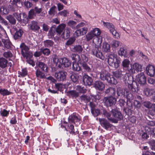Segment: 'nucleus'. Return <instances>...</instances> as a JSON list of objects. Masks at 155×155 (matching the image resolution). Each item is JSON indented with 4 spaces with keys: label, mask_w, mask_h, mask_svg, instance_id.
<instances>
[{
    "label": "nucleus",
    "mask_w": 155,
    "mask_h": 155,
    "mask_svg": "<svg viewBox=\"0 0 155 155\" xmlns=\"http://www.w3.org/2000/svg\"><path fill=\"white\" fill-rule=\"evenodd\" d=\"M101 33L100 29L95 28L88 32L85 36L87 41L93 39L92 42L94 45L91 49L92 54L97 58L103 60L105 57L101 51V44L102 39L100 36Z\"/></svg>",
    "instance_id": "1"
},
{
    "label": "nucleus",
    "mask_w": 155,
    "mask_h": 155,
    "mask_svg": "<svg viewBox=\"0 0 155 155\" xmlns=\"http://www.w3.org/2000/svg\"><path fill=\"white\" fill-rule=\"evenodd\" d=\"M100 78L102 81H106L110 84L115 85L117 83V80L105 71H102L100 73Z\"/></svg>",
    "instance_id": "2"
},
{
    "label": "nucleus",
    "mask_w": 155,
    "mask_h": 155,
    "mask_svg": "<svg viewBox=\"0 0 155 155\" xmlns=\"http://www.w3.org/2000/svg\"><path fill=\"white\" fill-rule=\"evenodd\" d=\"M107 61L108 64L115 68H117L120 63V58H117L114 54H107Z\"/></svg>",
    "instance_id": "3"
},
{
    "label": "nucleus",
    "mask_w": 155,
    "mask_h": 155,
    "mask_svg": "<svg viewBox=\"0 0 155 155\" xmlns=\"http://www.w3.org/2000/svg\"><path fill=\"white\" fill-rule=\"evenodd\" d=\"M110 112L112 115V117H111L110 119L111 122L117 123L118 120H121L123 119L122 114L117 108L112 109Z\"/></svg>",
    "instance_id": "4"
},
{
    "label": "nucleus",
    "mask_w": 155,
    "mask_h": 155,
    "mask_svg": "<svg viewBox=\"0 0 155 155\" xmlns=\"http://www.w3.org/2000/svg\"><path fill=\"white\" fill-rule=\"evenodd\" d=\"M42 8H39L36 6L34 8L31 9L28 12V17L29 19H32L35 17L36 15L40 14V15L45 16L46 13V11H42Z\"/></svg>",
    "instance_id": "5"
},
{
    "label": "nucleus",
    "mask_w": 155,
    "mask_h": 155,
    "mask_svg": "<svg viewBox=\"0 0 155 155\" xmlns=\"http://www.w3.org/2000/svg\"><path fill=\"white\" fill-rule=\"evenodd\" d=\"M21 49V53L24 58H31L33 56V54L29 51V48L25 45L24 43H22L20 45Z\"/></svg>",
    "instance_id": "6"
},
{
    "label": "nucleus",
    "mask_w": 155,
    "mask_h": 155,
    "mask_svg": "<svg viewBox=\"0 0 155 155\" xmlns=\"http://www.w3.org/2000/svg\"><path fill=\"white\" fill-rule=\"evenodd\" d=\"M103 102L104 105L107 107H111L114 105L117 101L116 99L112 96H110L107 97H104V98Z\"/></svg>",
    "instance_id": "7"
},
{
    "label": "nucleus",
    "mask_w": 155,
    "mask_h": 155,
    "mask_svg": "<svg viewBox=\"0 0 155 155\" xmlns=\"http://www.w3.org/2000/svg\"><path fill=\"white\" fill-rule=\"evenodd\" d=\"M10 3L11 5H9L8 7L12 12L16 11V8L21 7L22 6L21 0H10Z\"/></svg>",
    "instance_id": "8"
},
{
    "label": "nucleus",
    "mask_w": 155,
    "mask_h": 155,
    "mask_svg": "<svg viewBox=\"0 0 155 155\" xmlns=\"http://www.w3.org/2000/svg\"><path fill=\"white\" fill-rule=\"evenodd\" d=\"M123 95L127 99V104L130 105V104H132V101L134 98V97L128 89L127 88L124 89Z\"/></svg>",
    "instance_id": "9"
},
{
    "label": "nucleus",
    "mask_w": 155,
    "mask_h": 155,
    "mask_svg": "<svg viewBox=\"0 0 155 155\" xmlns=\"http://www.w3.org/2000/svg\"><path fill=\"white\" fill-rule=\"evenodd\" d=\"M135 71L137 72L142 71V66L137 63H134L128 71L130 74H134L135 73Z\"/></svg>",
    "instance_id": "10"
},
{
    "label": "nucleus",
    "mask_w": 155,
    "mask_h": 155,
    "mask_svg": "<svg viewBox=\"0 0 155 155\" xmlns=\"http://www.w3.org/2000/svg\"><path fill=\"white\" fill-rule=\"evenodd\" d=\"M67 74L66 72L61 71L58 72H56L55 77L58 81H63L65 80Z\"/></svg>",
    "instance_id": "11"
},
{
    "label": "nucleus",
    "mask_w": 155,
    "mask_h": 155,
    "mask_svg": "<svg viewBox=\"0 0 155 155\" xmlns=\"http://www.w3.org/2000/svg\"><path fill=\"white\" fill-rule=\"evenodd\" d=\"M94 87L95 89L100 91H102L105 89V84L100 80H97L94 82L93 84Z\"/></svg>",
    "instance_id": "12"
},
{
    "label": "nucleus",
    "mask_w": 155,
    "mask_h": 155,
    "mask_svg": "<svg viewBox=\"0 0 155 155\" xmlns=\"http://www.w3.org/2000/svg\"><path fill=\"white\" fill-rule=\"evenodd\" d=\"M99 120L101 126L107 130L110 128L112 126V125L105 119L99 118Z\"/></svg>",
    "instance_id": "13"
},
{
    "label": "nucleus",
    "mask_w": 155,
    "mask_h": 155,
    "mask_svg": "<svg viewBox=\"0 0 155 155\" xmlns=\"http://www.w3.org/2000/svg\"><path fill=\"white\" fill-rule=\"evenodd\" d=\"M80 119L75 114H71L68 118V121L69 123H74L77 125L79 123Z\"/></svg>",
    "instance_id": "14"
},
{
    "label": "nucleus",
    "mask_w": 155,
    "mask_h": 155,
    "mask_svg": "<svg viewBox=\"0 0 155 155\" xmlns=\"http://www.w3.org/2000/svg\"><path fill=\"white\" fill-rule=\"evenodd\" d=\"M36 66L35 67V69L37 67L38 68H40L42 71L46 72H48V68L47 65L43 62L38 61L36 63Z\"/></svg>",
    "instance_id": "15"
},
{
    "label": "nucleus",
    "mask_w": 155,
    "mask_h": 155,
    "mask_svg": "<svg viewBox=\"0 0 155 155\" xmlns=\"http://www.w3.org/2000/svg\"><path fill=\"white\" fill-rule=\"evenodd\" d=\"M146 73L150 77H153L155 75V68L151 65L148 64L146 68Z\"/></svg>",
    "instance_id": "16"
},
{
    "label": "nucleus",
    "mask_w": 155,
    "mask_h": 155,
    "mask_svg": "<svg viewBox=\"0 0 155 155\" xmlns=\"http://www.w3.org/2000/svg\"><path fill=\"white\" fill-rule=\"evenodd\" d=\"M93 81L91 77L85 74L83 76V82L85 85L91 86L92 84Z\"/></svg>",
    "instance_id": "17"
},
{
    "label": "nucleus",
    "mask_w": 155,
    "mask_h": 155,
    "mask_svg": "<svg viewBox=\"0 0 155 155\" xmlns=\"http://www.w3.org/2000/svg\"><path fill=\"white\" fill-rule=\"evenodd\" d=\"M137 80L138 82L140 84L143 85L146 82V78L143 72L138 74Z\"/></svg>",
    "instance_id": "18"
},
{
    "label": "nucleus",
    "mask_w": 155,
    "mask_h": 155,
    "mask_svg": "<svg viewBox=\"0 0 155 155\" xmlns=\"http://www.w3.org/2000/svg\"><path fill=\"white\" fill-rule=\"evenodd\" d=\"M88 30L87 28L84 27L77 30L74 32V35L75 37H78L81 35H85Z\"/></svg>",
    "instance_id": "19"
},
{
    "label": "nucleus",
    "mask_w": 155,
    "mask_h": 155,
    "mask_svg": "<svg viewBox=\"0 0 155 155\" xmlns=\"http://www.w3.org/2000/svg\"><path fill=\"white\" fill-rule=\"evenodd\" d=\"M128 87L129 91L133 92H137L138 91V85L135 82H133L131 84H128Z\"/></svg>",
    "instance_id": "20"
},
{
    "label": "nucleus",
    "mask_w": 155,
    "mask_h": 155,
    "mask_svg": "<svg viewBox=\"0 0 155 155\" xmlns=\"http://www.w3.org/2000/svg\"><path fill=\"white\" fill-rule=\"evenodd\" d=\"M127 107H124L123 109V111L126 114V115L128 116L131 115L133 111V104H130V105L127 104Z\"/></svg>",
    "instance_id": "21"
},
{
    "label": "nucleus",
    "mask_w": 155,
    "mask_h": 155,
    "mask_svg": "<svg viewBox=\"0 0 155 155\" xmlns=\"http://www.w3.org/2000/svg\"><path fill=\"white\" fill-rule=\"evenodd\" d=\"M35 74L36 77L38 79H44L47 78L44 73L41 71L39 68L36 69L35 71Z\"/></svg>",
    "instance_id": "22"
},
{
    "label": "nucleus",
    "mask_w": 155,
    "mask_h": 155,
    "mask_svg": "<svg viewBox=\"0 0 155 155\" xmlns=\"http://www.w3.org/2000/svg\"><path fill=\"white\" fill-rule=\"evenodd\" d=\"M30 29L34 31H38L40 27L38 25V23L35 21H32L30 24Z\"/></svg>",
    "instance_id": "23"
},
{
    "label": "nucleus",
    "mask_w": 155,
    "mask_h": 155,
    "mask_svg": "<svg viewBox=\"0 0 155 155\" xmlns=\"http://www.w3.org/2000/svg\"><path fill=\"white\" fill-rule=\"evenodd\" d=\"M23 33V31L22 29H19L17 30L13 35L14 39L15 40L20 39Z\"/></svg>",
    "instance_id": "24"
},
{
    "label": "nucleus",
    "mask_w": 155,
    "mask_h": 155,
    "mask_svg": "<svg viewBox=\"0 0 155 155\" xmlns=\"http://www.w3.org/2000/svg\"><path fill=\"white\" fill-rule=\"evenodd\" d=\"M123 72L121 71L120 70H117L115 71H114L112 72V74L114 76L117 78L120 79L124 75V74H123Z\"/></svg>",
    "instance_id": "25"
},
{
    "label": "nucleus",
    "mask_w": 155,
    "mask_h": 155,
    "mask_svg": "<svg viewBox=\"0 0 155 155\" xmlns=\"http://www.w3.org/2000/svg\"><path fill=\"white\" fill-rule=\"evenodd\" d=\"M83 51L82 46L79 45H76L74 46L72 48V51L75 53H80Z\"/></svg>",
    "instance_id": "26"
},
{
    "label": "nucleus",
    "mask_w": 155,
    "mask_h": 155,
    "mask_svg": "<svg viewBox=\"0 0 155 155\" xmlns=\"http://www.w3.org/2000/svg\"><path fill=\"white\" fill-rule=\"evenodd\" d=\"M70 57L72 60L74 61L73 62L75 63L76 61H78V63L80 64V62L82 61L81 59L80 56L77 54H71Z\"/></svg>",
    "instance_id": "27"
},
{
    "label": "nucleus",
    "mask_w": 155,
    "mask_h": 155,
    "mask_svg": "<svg viewBox=\"0 0 155 155\" xmlns=\"http://www.w3.org/2000/svg\"><path fill=\"white\" fill-rule=\"evenodd\" d=\"M13 15H9L6 18L8 21L12 25H15L16 23V21Z\"/></svg>",
    "instance_id": "28"
},
{
    "label": "nucleus",
    "mask_w": 155,
    "mask_h": 155,
    "mask_svg": "<svg viewBox=\"0 0 155 155\" xmlns=\"http://www.w3.org/2000/svg\"><path fill=\"white\" fill-rule=\"evenodd\" d=\"M62 64L65 67H68L71 64V61L66 58H61Z\"/></svg>",
    "instance_id": "29"
},
{
    "label": "nucleus",
    "mask_w": 155,
    "mask_h": 155,
    "mask_svg": "<svg viewBox=\"0 0 155 155\" xmlns=\"http://www.w3.org/2000/svg\"><path fill=\"white\" fill-rule=\"evenodd\" d=\"M101 114H103L104 117H106L110 121L111 114L105 108H102L101 109Z\"/></svg>",
    "instance_id": "30"
},
{
    "label": "nucleus",
    "mask_w": 155,
    "mask_h": 155,
    "mask_svg": "<svg viewBox=\"0 0 155 155\" xmlns=\"http://www.w3.org/2000/svg\"><path fill=\"white\" fill-rule=\"evenodd\" d=\"M8 61L3 58H0V67L2 68H6L7 65Z\"/></svg>",
    "instance_id": "31"
},
{
    "label": "nucleus",
    "mask_w": 155,
    "mask_h": 155,
    "mask_svg": "<svg viewBox=\"0 0 155 155\" xmlns=\"http://www.w3.org/2000/svg\"><path fill=\"white\" fill-rule=\"evenodd\" d=\"M66 27V25L64 24H61L59 25L56 28V32L58 34H61L64 31Z\"/></svg>",
    "instance_id": "32"
},
{
    "label": "nucleus",
    "mask_w": 155,
    "mask_h": 155,
    "mask_svg": "<svg viewBox=\"0 0 155 155\" xmlns=\"http://www.w3.org/2000/svg\"><path fill=\"white\" fill-rule=\"evenodd\" d=\"M80 64L81 65L83 68L87 72H90L91 71V68L88 65L86 62H83L82 61L80 62Z\"/></svg>",
    "instance_id": "33"
},
{
    "label": "nucleus",
    "mask_w": 155,
    "mask_h": 155,
    "mask_svg": "<svg viewBox=\"0 0 155 155\" xmlns=\"http://www.w3.org/2000/svg\"><path fill=\"white\" fill-rule=\"evenodd\" d=\"M105 93L106 94H109L110 95L115 96L116 94V89L115 88L110 87L106 89Z\"/></svg>",
    "instance_id": "34"
},
{
    "label": "nucleus",
    "mask_w": 155,
    "mask_h": 155,
    "mask_svg": "<svg viewBox=\"0 0 155 155\" xmlns=\"http://www.w3.org/2000/svg\"><path fill=\"white\" fill-rule=\"evenodd\" d=\"M103 50L105 52H108L110 51V45L106 42H103L102 46Z\"/></svg>",
    "instance_id": "35"
},
{
    "label": "nucleus",
    "mask_w": 155,
    "mask_h": 155,
    "mask_svg": "<svg viewBox=\"0 0 155 155\" xmlns=\"http://www.w3.org/2000/svg\"><path fill=\"white\" fill-rule=\"evenodd\" d=\"M103 24L104 26H106L108 29H109L110 31H112L113 30H114V25L109 22H105L104 21L103 22Z\"/></svg>",
    "instance_id": "36"
},
{
    "label": "nucleus",
    "mask_w": 155,
    "mask_h": 155,
    "mask_svg": "<svg viewBox=\"0 0 155 155\" xmlns=\"http://www.w3.org/2000/svg\"><path fill=\"white\" fill-rule=\"evenodd\" d=\"M118 53L119 55L121 56H124L125 57H127V51L124 48H120L118 51Z\"/></svg>",
    "instance_id": "37"
},
{
    "label": "nucleus",
    "mask_w": 155,
    "mask_h": 155,
    "mask_svg": "<svg viewBox=\"0 0 155 155\" xmlns=\"http://www.w3.org/2000/svg\"><path fill=\"white\" fill-rule=\"evenodd\" d=\"M0 12L2 15H7L9 13V10L4 6H2L0 8Z\"/></svg>",
    "instance_id": "38"
},
{
    "label": "nucleus",
    "mask_w": 155,
    "mask_h": 155,
    "mask_svg": "<svg viewBox=\"0 0 155 155\" xmlns=\"http://www.w3.org/2000/svg\"><path fill=\"white\" fill-rule=\"evenodd\" d=\"M43 43L45 47H49L52 46L54 42L51 40H47L44 41H43Z\"/></svg>",
    "instance_id": "39"
},
{
    "label": "nucleus",
    "mask_w": 155,
    "mask_h": 155,
    "mask_svg": "<svg viewBox=\"0 0 155 155\" xmlns=\"http://www.w3.org/2000/svg\"><path fill=\"white\" fill-rule=\"evenodd\" d=\"M144 94L147 96H150L153 94V91L149 89L147 87L144 88Z\"/></svg>",
    "instance_id": "40"
},
{
    "label": "nucleus",
    "mask_w": 155,
    "mask_h": 155,
    "mask_svg": "<svg viewBox=\"0 0 155 155\" xmlns=\"http://www.w3.org/2000/svg\"><path fill=\"white\" fill-rule=\"evenodd\" d=\"M80 99L81 101H83L87 103L89 102L90 100V97L86 95H82L81 96Z\"/></svg>",
    "instance_id": "41"
},
{
    "label": "nucleus",
    "mask_w": 155,
    "mask_h": 155,
    "mask_svg": "<svg viewBox=\"0 0 155 155\" xmlns=\"http://www.w3.org/2000/svg\"><path fill=\"white\" fill-rule=\"evenodd\" d=\"M28 21V18L26 14L24 12H23L21 17V20L20 23H23L26 24Z\"/></svg>",
    "instance_id": "42"
},
{
    "label": "nucleus",
    "mask_w": 155,
    "mask_h": 155,
    "mask_svg": "<svg viewBox=\"0 0 155 155\" xmlns=\"http://www.w3.org/2000/svg\"><path fill=\"white\" fill-rule=\"evenodd\" d=\"M68 95L69 96H71L72 97H77L79 96V94L75 91H71L67 92Z\"/></svg>",
    "instance_id": "43"
},
{
    "label": "nucleus",
    "mask_w": 155,
    "mask_h": 155,
    "mask_svg": "<svg viewBox=\"0 0 155 155\" xmlns=\"http://www.w3.org/2000/svg\"><path fill=\"white\" fill-rule=\"evenodd\" d=\"M40 50L41 51L42 54L47 56H48L51 52L50 49L46 48H40Z\"/></svg>",
    "instance_id": "44"
},
{
    "label": "nucleus",
    "mask_w": 155,
    "mask_h": 155,
    "mask_svg": "<svg viewBox=\"0 0 155 155\" xmlns=\"http://www.w3.org/2000/svg\"><path fill=\"white\" fill-rule=\"evenodd\" d=\"M22 12L18 13V12H15L13 13V15L15 17L16 19L19 22H21V17L22 15Z\"/></svg>",
    "instance_id": "45"
},
{
    "label": "nucleus",
    "mask_w": 155,
    "mask_h": 155,
    "mask_svg": "<svg viewBox=\"0 0 155 155\" xmlns=\"http://www.w3.org/2000/svg\"><path fill=\"white\" fill-rule=\"evenodd\" d=\"M72 69L77 71H79L81 70V67L79 66L78 64L76 62H72Z\"/></svg>",
    "instance_id": "46"
},
{
    "label": "nucleus",
    "mask_w": 155,
    "mask_h": 155,
    "mask_svg": "<svg viewBox=\"0 0 155 155\" xmlns=\"http://www.w3.org/2000/svg\"><path fill=\"white\" fill-rule=\"evenodd\" d=\"M70 77L72 81L74 82L75 83L78 81V76L77 74L74 73H72Z\"/></svg>",
    "instance_id": "47"
},
{
    "label": "nucleus",
    "mask_w": 155,
    "mask_h": 155,
    "mask_svg": "<svg viewBox=\"0 0 155 155\" xmlns=\"http://www.w3.org/2000/svg\"><path fill=\"white\" fill-rule=\"evenodd\" d=\"M130 63V61L127 59H124L122 62V65L123 68H127Z\"/></svg>",
    "instance_id": "48"
},
{
    "label": "nucleus",
    "mask_w": 155,
    "mask_h": 155,
    "mask_svg": "<svg viewBox=\"0 0 155 155\" xmlns=\"http://www.w3.org/2000/svg\"><path fill=\"white\" fill-rule=\"evenodd\" d=\"M18 74L19 75L18 76L19 77L20 75L22 77H24L27 75L28 74V71L26 68L23 69L21 71H18Z\"/></svg>",
    "instance_id": "49"
},
{
    "label": "nucleus",
    "mask_w": 155,
    "mask_h": 155,
    "mask_svg": "<svg viewBox=\"0 0 155 155\" xmlns=\"http://www.w3.org/2000/svg\"><path fill=\"white\" fill-rule=\"evenodd\" d=\"M91 111L94 117H97L101 114V111L98 109H94L91 110Z\"/></svg>",
    "instance_id": "50"
},
{
    "label": "nucleus",
    "mask_w": 155,
    "mask_h": 155,
    "mask_svg": "<svg viewBox=\"0 0 155 155\" xmlns=\"http://www.w3.org/2000/svg\"><path fill=\"white\" fill-rule=\"evenodd\" d=\"M76 22L73 20H70L67 23L68 25L74 29L76 28Z\"/></svg>",
    "instance_id": "51"
},
{
    "label": "nucleus",
    "mask_w": 155,
    "mask_h": 155,
    "mask_svg": "<svg viewBox=\"0 0 155 155\" xmlns=\"http://www.w3.org/2000/svg\"><path fill=\"white\" fill-rule=\"evenodd\" d=\"M11 94V92L8 91L7 89H0V94L3 96L9 95Z\"/></svg>",
    "instance_id": "52"
},
{
    "label": "nucleus",
    "mask_w": 155,
    "mask_h": 155,
    "mask_svg": "<svg viewBox=\"0 0 155 155\" xmlns=\"http://www.w3.org/2000/svg\"><path fill=\"white\" fill-rule=\"evenodd\" d=\"M76 90L79 92L83 93H86L87 91L86 89L84 87L79 85L77 86Z\"/></svg>",
    "instance_id": "53"
},
{
    "label": "nucleus",
    "mask_w": 155,
    "mask_h": 155,
    "mask_svg": "<svg viewBox=\"0 0 155 155\" xmlns=\"http://www.w3.org/2000/svg\"><path fill=\"white\" fill-rule=\"evenodd\" d=\"M55 31L51 28L50 29L48 33V38L50 39L53 38L54 35Z\"/></svg>",
    "instance_id": "54"
},
{
    "label": "nucleus",
    "mask_w": 155,
    "mask_h": 155,
    "mask_svg": "<svg viewBox=\"0 0 155 155\" xmlns=\"http://www.w3.org/2000/svg\"><path fill=\"white\" fill-rule=\"evenodd\" d=\"M3 56L4 57L8 58L12 57L13 54L10 51H7L4 52Z\"/></svg>",
    "instance_id": "55"
},
{
    "label": "nucleus",
    "mask_w": 155,
    "mask_h": 155,
    "mask_svg": "<svg viewBox=\"0 0 155 155\" xmlns=\"http://www.w3.org/2000/svg\"><path fill=\"white\" fill-rule=\"evenodd\" d=\"M134 104L135 108L137 110L139 109L141 106L140 101L136 100L134 101Z\"/></svg>",
    "instance_id": "56"
},
{
    "label": "nucleus",
    "mask_w": 155,
    "mask_h": 155,
    "mask_svg": "<svg viewBox=\"0 0 155 155\" xmlns=\"http://www.w3.org/2000/svg\"><path fill=\"white\" fill-rule=\"evenodd\" d=\"M120 44V42L116 40H113L111 43V45L113 48H116L118 47Z\"/></svg>",
    "instance_id": "57"
},
{
    "label": "nucleus",
    "mask_w": 155,
    "mask_h": 155,
    "mask_svg": "<svg viewBox=\"0 0 155 155\" xmlns=\"http://www.w3.org/2000/svg\"><path fill=\"white\" fill-rule=\"evenodd\" d=\"M3 42L5 48L9 49L11 48L12 44L9 40H5Z\"/></svg>",
    "instance_id": "58"
},
{
    "label": "nucleus",
    "mask_w": 155,
    "mask_h": 155,
    "mask_svg": "<svg viewBox=\"0 0 155 155\" xmlns=\"http://www.w3.org/2000/svg\"><path fill=\"white\" fill-rule=\"evenodd\" d=\"M64 85L61 83H57L55 84V88L58 90V91H62L64 87Z\"/></svg>",
    "instance_id": "59"
},
{
    "label": "nucleus",
    "mask_w": 155,
    "mask_h": 155,
    "mask_svg": "<svg viewBox=\"0 0 155 155\" xmlns=\"http://www.w3.org/2000/svg\"><path fill=\"white\" fill-rule=\"evenodd\" d=\"M1 115L3 117H7L9 114V111H7L4 109L0 111Z\"/></svg>",
    "instance_id": "60"
},
{
    "label": "nucleus",
    "mask_w": 155,
    "mask_h": 155,
    "mask_svg": "<svg viewBox=\"0 0 155 155\" xmlns=\"http://www.w3.org/2000/svg\"><path fill=\"white\" fill-rule=\"evenodd\" d=\"M113 35L114 37L116 38H120L119 35V33L117 32V31L114 29V30L110 32Z\"/></svg>",
    "instance_id": "61"
},
{
    "label": "nucleus",
    "mask_w": 155,
    "mask_h": 155,
    "mask_svg": "<svg viewBox=\"0 0 155 155\" xmlns=\"http://www.w3.org/2000/svg\"><path fill=\"white\" fill-rule=\"evenodd\" d=\"M56 7L55 6H52L48 12V14L50 15H54L55 13V9Z\"/></svg>",
    "instance_id": "62"
},
{
    "label": "nucleus",
    "mask_w": 155,
    "mask_h": 155,
    "mask_svg": "<svg viewBox=\"0 0 155 155\" xmlns=\"http://www.w3.org/2000/svg\"><path fill=\"white\" fill-rule=\"evenodd\" d=\"M75 39L74 38H71L67 41V45H69L72 44L75 41Z\"/></svg>",
    "instance_id": "63"
},
{
    "label": "nucleus",
    "mask_w": 155,
    "mask_h": 155,
    "mask_svg": "<svg viewBox=\"0 0 155 155\" xmlns=\"http://www.w3.org/2000/svg\"><path fill=\"white\" fill-rule=\"evenodd\" d=\"M143 104L144 106L147 108H150L151 107H152V105L153 104H152L149 101H145L143 102Z\"/></svg>",
    "instance_id": "64"
}]
</instances>
